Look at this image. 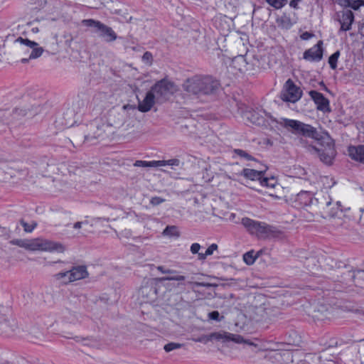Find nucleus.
Returning a JSON list of instances; mask_svg holds the SVG:
<instances>
[{"mask_svg": "<svg viewBox=\"0 0 364 364\" xmlns=\"http://www.w3.org/2000/svg\"><path fill=\"white\" fill-rule=\"evenodd\" d=\"M11 243L31 251L63 252L65 250L62 244L42 238L33 240L16 239L11 240Z\"/></svg>", "mask_w": 364, "mask_h": 364, "instance_id": "2", "label": "nucleus"}, {"mask_svg": "<svg viewBox=\"0 0 364 364\" xmlns=\"http://www.w3.org/2000/svg\"><path fill=\"white\" fill-rule=\"evenodd\" d=\"M186 277L183 275H176V276H169V277H164L161 278H158L157 280L160 282L163 281H178L181 282L184 281Z\"/></svg>", "mask_w": 364, "mask_h": 364, "instance_id": "26", "label": "nucleus"}, {"mask_svg": "<svg viewBox=\"0 0 364 364\" xmlns=\"http://www.w3.org/2000/svg\"><path fill=\"white\" fill-rule=\"evenodd\" d=\"M340 56V52L336 51L328 58V63L331 69L335 70L337 68L338 59Z\"/></svg>", "mask_w": 364, "mask_h": 364, "instance_id": "25", "label": "nucleus"}, {"mask_svg": "<svg viewBox=\"0 0 364 364\" xmlns=\"http://www.w3.org/2000/svg\"><path fill=\"white\" fill-rule=\"evenodd\" d=\"M331 201H328L326 203V205L328 206L329 205H331Z\"/></svg>", "mask_w": 364, "mask_h": 364, "instance_id": "54", "label": "nucleus"}, {"mask_svg": "<svg viewBox=\"0 0 364 364\" xmlns=\"http://www.w3.org/2000/svg\"><path fill=\"white\" fill-rule=\"evenodd\" d=\"M150 90L155 95L156 101L163 103L176 91V87L173 82L163 79L156 82Z\"/></svg>", "mask_w": 364, "mask_h": 364, "instance_id": "7", "label": "nucleus"}, {"mask_svg": "<svg viewBox=\"0 0 364 364\" xmlns=\"http://www.w3.org/2000/svg\"><path fill=\"white\" fill-rule=\"evenodd\" d=\"M267 166L252 158V189L259 191L257 185L265 188H274L277 181L274 177H267L264 174Z\"/></svg>", "mask_w": 364, "mask_h": 364, "instance_id": "3", "label": "nucleus"}, {"mask_svg": "<svg viewBox=\"0 0 364 364\" xmlns=\"http://www.w3.org/2000/svg\"><path fill=\"white\" fill-rule=\"evenodd\" d=\"M208 317L210 319L220 321L223 318V316H220V314L218 311H213L208 314Z\"/></svg>", "mask_w": 364, "mask_h": 364, "instance_id": "31", "label": "nucleus"}, {"mask_svg": "<svg viewBox=\"0 0 364 364\" xmlns=\"http://www.w3.org/2000/svg\"><path fill=\"white\" fill-rule=\"evenodd\" d=\"M323 41H319L315 46L306 50L303 55L304 60L307 61L318 62L323 58Z\"/></svg>", "mask_w": 364, "mask_h": 364, "instance_id": "13", "label": "nucleus"}, {"mask_svg": "<svg viewBox=\"0 0 364 364\" xmlns=\"http://www.w3.org/2000/svg\"><path fill=\"white\" fill-rule=\"evenodd\" d=\"M176 226H167L164 230V234L167 235H178Z\"/></svg>", "mask_w": 364, "mask_h": 364, "instance_id": "30", "label": "nucleus"}, {"mask_svg": "<svg viewBox=\"0 0 364 364\" xmlns=\"http://www.w3.org/2000/svg\"><path fill=\"white\" fill-rule=\"evenodd\" d=\"M158 270H159L161 273L163 274H173L176 272L175 270H173V269H165L164 267L162 266H159L157 267Z\"/></svg>", "mask_w": 364, "mask_h": 364, "instance_id": "36", "label": "nucleus"}, {"mask_svg": "<svg viewBox=\"0 0 364 364\" xmlns=\"http://www.w3.org/2000/svg\"><path fill=\"white\" fill-rule=\"evenodd\" d=\"M156 102L155 95L149 90L144 99L139 102L137 109L141 112H147L151 109Z\"/></svg>", "mask_w": 364, "mask_h": 364, "instance_id": "16", "label": "nucleus"}, {"mask_svg": "<svg viewBox=\"0 0 364 364\" xmlns=\"http://www.w3.org/2000/svg\"><path fill=\"white\" fill-rule=\"evenodd\" d=\"M314 201L313 194L308 191H301L297 194L294 203L298 208L311 206Z\"/></svg>", "mask_w": 364, "mask_h": 364, "instance_id": "14", "label": "nucleus"}, {"mask_svg": "<svg viewBox=\"0 0 364 364\" xmlns=\"http://www.w3.org/2000/svg\"><path fill=\"white\" fill-rule=\"evenodd\" d=\"M16 42L20 43L21 45L26 47L24 53H27L28 51V48H31V52L29 55V58L31 59H36L40 57L43 52V48L40 47L36 42L30 41L28 38L18 37L16 40Z\"/></svg>", "mask_w": 364, "mask_h": 364, "instance_id": "12", "label": "nucleus"}, {"mask_svg": "<svg viewBox=\"0 0 364 364\" xmlns=\"http://www.w3.org/2000/svg\"><path fill=\"white\" fill-rule=\"evenodd\" d=\"M181 164V161L178 159H171L169 160H159V167L164 166H170L173 168V166H179Z\"/></svg>", "mask_w": 364, "mask_h": 364, "instance_id": "24", "label": "nucleus"}, {"mask_svg": "<svg viewBox=\"0 0 364 364\" xmlns=\"http://www.w3.org/2000/svg\"><path fill=\"white\" fill-rule=\"evenodd\" d=\"M6 112L4 110H0V120L1 121H3L4 120V117H5L6 115Z\"/></svg>", "mask_w": 364, "mask_h": 364, "instance_id": "47", "label": "nucleus"}, {"mask_svg": "<svg viewBox=\"0 0 364 364\" xmlns=\"http://www.w3.org/2000/svg\"><path fill=\"white\" fill-rule=\"evenodd\" d=\"M219 87L220 82L212 76L200 75L186 79L182 85L188 95L197 98L215 94Z\"/></svg>", "mask_w": 364, "mask_h": 364, "instance_id": "1", "label": "nucleus"}, {"mask_svg": "<svg viewBox=\"0 0 364 364\" xmlns=\"http://www.w3.org/2000/svg\"><path fill=\"white\" fill-rule=\"evenodd\" d=\"M134 166L136 167H159V161H141V160H137L134 164Z\"/></svg>", "mask_w": 364, "mask_h": 364, "instance_id": "22", "label": "nucleus"}, {"mask_svg": "<svg viewBox=\"0 0 364 364\" xmlns=\"http://www.w3.org/2000/svg\"><path fill=\"white\" fill-rule=\"evenodd\" d=\"M149 287H143L141 288V291H142V293H144L145 291H146L148 289Z\"/></svg>", "mask_w": 364, "mask_h": 364, "instance_id": "50", "label": "nucleus"}, {"mask_svg": "<svg viewBox=\"0 0 364 364\" xmlns=\"http://www.w3.org/2000/svg\"><path fill=\"white\" fill-rule=\"evenodd\" d=\"M252 234L261 239L283 240L286 237L285 233L279 229L255 220H252Z\"/></svg>", "mask_w": 364, "mask_h": 364, "instance_id": "6", "label": "nucleus"}, {"mask_svg": "<svg viewBox=\"0 0 364 364\" xmlns=\"http://www.w3.org/2000/svg\"><path fill=\"white\" fill-rule=\"evenodd\" d=\"M232 66L242 73L247 70V62L245 55H240L232 59Z\"/></svg>", "mask_w": 364, "mask_h": 364, "instance_id": "20", "label": "nucleus"}, {"mask_svg": "<svg viewBox=\"0 0 364 364\" xmlns=\"http://www.w3.org/2000/svg\"><path fill=\"white\" fill-rule=\"evenodd\" d=\"M313 36L314 35L312 33L306 31L301 35V38L302 40L307 41V40H309L310 38H311L313 37Z\"/></svg>", "mask_w": 364, "mask_h": 364, "instance_id": "37", "label": "nucleus"}, {"mask_svg": "<svg viewBox=\"0 0 364 364\" xmlns=\"http://www.w3.org/2000/svg\"><path fill=\"white\" fill-rule=\"evenodd\" d=\"M198 342H203V338H198V340H196Z\"/></svg>", "mask_w": 364, "mask_h": 364, "instance_id": "53", "label": "nucleus"}, {"mask_svg": "<svg viewBox=\"0 0 364 364\" xmlns=\"http://www.w3.org/2000/svg\"><path fill=\"white\" fill-rule=\"evenodd\" d=\"M243 225L247 229L248 231L250 230V218H243L242 219Z\"/></svg>", "mask_w": 364, "mask_h": 364, "instance_id": "40", "label": "nucleus"}, {"mask_svg": "<svg viewBox=\"0 0 364 364\" xmlns=\"http://www.w3.org/2000/svg\"><path fill=\"white\" fill-rule=\"evenodd\" d=\"M359 33L364 36V20L359 25Z\"/></svg>", "mask_w": 364, "mask_h": 364, "instance_id": "44", "label": "nucleus"}, {"mask_svg": "<svg viewBox=\"0 0 364 364\" xmlns=\"http://www.w3.org/2000/svg\"><path fill=\"white\" fill-rule=\"evenodd\" d=\"M234 152L240 157H244L248 160L250 159V156L242 149H235Z\"/></svg>", "mask_w": 364, "mask_h": 364, "instance_id": "35", "label": "nucleus"}, {"mask_svg": "<svg viewBox=\"0 0 364 364\" xmlns=\"http://www.w3.org/2000/svg\"><path fill=\"white\" fill-rule=\"evenodd\" d=\"M251 345H252V348L253 346H255V347H257V343H255L253 341H252Z\"/></svg>", "mask_w": 364, "mask_h": 364, "instance_id": "51", "label": "nucleus"}, {"mask_svg": "<svg viewBox=\"0 0 364 364\" xmlns=\"http://www.w3.org/2000/svg\"><path fill=\"white\" fill-rule=\"evenodd\" d=\"M165 201L164 198L159 196L152 197L150 200V203L153 205H158Z\"/></svg>", "mask_w": 364, "mask_h": 364, "instance_id": "32", "label": "nucleus"}, {"mask_svg": "<svg viewBox=\"0 0 364 364\" xmlns=\"http://www.w3.org/2000/svg\"><path fill=\"white\" fill-rule=\"evenodd\" d=\"M30 59H31V58H22V59L21 60V63H28V60H29Z\"/></svg>", "mask_w": 364, "mask_h": 364, "instance_id": "48", "label": "nucleus"}, {"mask_svg": "<svg viewBox=\"0 0 364 364\" xmlns=\"http://www.w3.org/2000/svg\"><path fill=\"white\" fill-rule=\"evenodd\" d=\"M123 109H124V110H130V109L134 110V109H136V106L135 105H129V104L128 105H124L123 106Z\"/></svg>", "mask_w": 364, "mask_h": 364, "instance_id": "43", "label": "nucleus"}, {"mask_svg": "<svg viewBox=\"0 0 364 364\" xmlns=\"http://www.w3.org/2000/svg\"><path fill=\"white\" fill-rule=\"evenodd\" d=\"M243 260L247 264H250V251H248L244 254Z\"/></svg>", "mask_w": 364, "mask_h": 364, "instance_id": "38", "label": "nucleus"}, {"mask_svg": "<svg viewBox=\"0 0 364 364\" xmlns=\"http://www.w3.org/2000/svg\"><path fill=\"white\" fill-rule=\"evenodd\" d=\"M242 175L246 179H249V178L250 177V169H249V168H244L242 172Z\"/></svg>", "mask_w": 364, "mask_h": 364, "instance_id": "41", "label": "nucleus"}, {"mask_svg": "<svg viewBox=\"0 0 364 364\" xmlns=\"http://www.w3.org/2000/svg\"><path fill=\"white\" fill-rule=\"evenodd\" d=\"M142 59L144 61H149L152 60V54L150 52H146L144 53Z\"/></svg>", "mask_w": 364, "mask_h": 364, "instance_id": "39", "label": "nucleus"}, {"mask_svg": "<svg viewBox=\"0 0 364 364\" xmlns=\"http://www.w3.org/2000/svg\"><path fill=\"white\" fill-rule=\"evenodd\" d=\"M360 2H362V0H352L350 1L349 7L354 10H358L361 6Z\"/></svg>", "mask_w": 364, "mask_h": 364, "instance_id": "34", "label": "nucleus"}, {"mask_svg": "<svg viewBox=\"0 0 364 364\" xmlns=\"http://www.w3.org/2000/svg\"><path fill=\"white\" fill-rule=\"evenodd\" d=\"M354 14L350 10L343 9L336 11L333 18L340 24L338 33L350 31L354 22Z\"/></svg>", "mask_w": 364, "mask_h": 364, "instance_id": "9", "label": "nucleus"}, {"mask_svg": "<svg viewBox=\"0 0 364 364\" xmlns=\"http://www.w3.org/2000/svg\"><path fill=\"white\" fill-rule=\"evenodd\" d=\"M150 291H153L154 294L156 295V288H150Z\"/></svg>", "mask_w": 364, "mask_h": 364, "instance_id": "49", "label": "nucleus"}, {"mask_svg": "<svg viewBox=\"0 0 364 364\" xmlns=\"http://www.w3.org/2000/svg\"><path fill=\"white\" fill-rule=\"evenodd\" d=\"M301 95L300 88L295 85L291 79L287 80L284 86L282 99L285 101L295 102L301 98Z\"/></svg>", "mask_w": 364, "mask_h": 364, "instance_id": "10", "label": "nucleus"}, {"mask_svg": "<svg viewBox=\"0 0 364 364\" xmlns=\"http://www.w3.org/2000/svg\"><path fill=\"white\" fill-rule=\"evenodd\" d=\"M266 300L267 299L262 294H258L254 296V302L260 303L259 306L257 305V304H255L254 305L255 314H259L262 317H263L266 314V308L264 307L266 304Z\"/></svg>", "mask_w": 364, "mask_h": 364, "instance_id": "19", "label": "nucleus"}, {"mask_svg": "<svg viewBox=\"0 0 364 364\" xmlns=\"http://www.w3.org/2000/svg\"><path fill=\"white\" fill-rule=\"evenodd\" d=\"M82 222H77L74 224L73 228L75 229H80L82 227Z\"/></svg>", "mask_w": 364, "mask_h": 364, "instance_id": "46", "label": "nucleus"}, {"mask_svg": "<svg viewBox=\"0 0 364 364\" xmlns=\"http://www.w3.org/2000/svg\"><path fill=\"white\" fill-rule=\"evenodd\" d=\"M309 95L316 104L318 109L324 112L330 111L329 101L323 96V94L317 91L312 90L310 91Z\"/></svg>", "mask_w": 364, "mask_h": 364, "instance_id": "15", "label": "nucleus"}, {"mask_svg": "<svg viewBox=\"0 0 364 364\" xmlns=\"http://www.w3.org/2000/svg\"><path fill=\"white\" fill-rule=\"evenodd\" d=\"M21 224L23 227L24 230L27 232H31L37 225L36 223L28 224L23 220L21 222Z\"/></svg>", "mask_w": 364, "mask_h": 364, "instance_id": "29", "label": "nucleus"}, {"mask_svg": "<svg viewBox=\"0 0 364 364\" xmlns=\"http://www.w3.org/2000/svg\"><path fill=\"white\" fill-rule=\"evenodd\" d=\"M218 249V245L215 243L210 245L203 253H198V259L204 260L208 256L212 255L215 250Z\"/></svg>", "mask_w": 364, "mask_h": 364, "instance_id": "23", "label": "nucleus"}, {"mask_svg": "<svg viewBox=\"0 0 364 364\" xmlns=\"http://www.w3.org/2000/svg\"><path fill=\"white\" fill-rule=\"evenodd\" d=\"M7 364H9V363H7Z\"/></svg>", "mask_w": 364, "mask_h": 364, "instance_id": "56", "label": "nucleus"}, {"mask_svg": "<svg viewBox=\"0 0 364 364\" xmlns=\"http://www.w3.org/2000/svg\"><path fill=\"white\" fill-rule=\"evenodd\" d=\"M200 249V244L197 243V242H195V243H193L191 245V248H190V251L191 252L192 254L195 255V254H198L200 253L199 252V250Z\"/></svg>", "mask_w": 364, "mask_h": 364, "instance_id": "33", "label": "nucleus"}, {"mask_svg": "<svg viewBox=\"0 0 364 364\" xmlns=\"http://www.w3.org/2000/svg\"><path fill=\"white\" fill-rule=\"evenodd\" d=\"M361 6H364V0H362V2H360Z\"/></svg>", "mask_w": 364, "mask_h": 364, "instance_id": "55", "label": "nucleus"}, {"mask_svg": "<svg viewBox=\"0 0 364 364\" xmlns=\"http://www.w3.org/2000/svg\"><path fill=\"white\" fill-rule=\"evenodd\" d=\"M266 1L269 5H271L272 6L274 7L277 9H281L282 7H283L287 2V0H266Z\"/></svg>", "mask_w": 364, "mask_h": 364, "instance_id": "28", "label": "nucleus"}, {"mask_svg": "<svg viewBox=\"0 0 364 364\" xmlns=\"http://www.w3.org/2000/svg\"><path fill=\"white\" fill-rule=\"evenodd\" d=\"M269 259V253L264 250H261L258 251L255 256L252 255V264L257 260L259 259V262L262 263V268H264L267 266V263Z\"/></svg>", "mask_w": 364, "mask_h": 364, "instance_id": "21", "label": "nucleus"}, {"mask_svg": "<svg viewBox=\"0 0 364 364\" xmlns=\"http://www.w3.org/2000/svg\"><path fill=\"white\" fill-rule=\"evenodd\" d=\"M348 151L352 159L364 164V145L349 146Z\"/></svg>", "mask_w": 364, "mask_h": 364, "instance_id": "18", "label": "nucleus"}, {"mask_svg": "<svg viewBox=\"0 0 364 364\" xmlns=\"http://www.w3.org/2000/svg\"><path fill=\"white\" fill-rule=\"evenodd\" d=\"M213 339L215 340H221L225 339L226 341H232L235 343H242L243 341V338L242 336L239 335L232 334L230 333L224 332L223 333H211L209 337L206 339V341H210Z\"/></svg>", "mask_w": 364, "mask_h": 364, "instance_id": "17", "label": "nucleus"}, {"mask_svg": "<svg viewBox=\"0 0 364 364\" xmlns=\"http://www.w3.org/2000/svg\"><path fill=\"white\" fill-rule=\"evenodd\" d=\"M336 205L338 206V208H339L341 210H342V209L341 208V202L337 201V202H336Z\"/></svg>", "mask_w": 364, "mask_h": 364, "instance_id": "52", "label": "nucleus"}, {"mask_svg": "<svg viewBox=\"0 0 364 364\" xmlns=\"http://www.w3.org/2000/svg\"><path fill=\"white\" fill-rule=\"evenodd\" d=\"M183 344L178 343H173L171 342L167 344H166L164 347V349L166 352H171L173 350L181 348L182 347Z\"/></svg>", "mask_w": 364, "mask_h": 364, "instance_id": "27", "label": "nucleus"}, {"mask_svg": "<svg viewBox=\"0 0 364 364\" xmlns=\"http://www.w3.org/2000/svg\"><path fill=\"white\" fill-rule=\"evenodd\" d=\"M82 24L91 28V32L105 42L109 43L115 41L118 36L117 33L107 25L100 21L88 18L82 21Z\"/></svg>", "mask_w": 364, "mask_h": 364, "instance_id": "5", "label": "nucleus"}, {"mask_svg": "<svg viewBox=\"0 0 364 364\" xmlns=\"http://www.w3.org/2000/svg\"><path fill=\"white\" fill-rule=\"evenodd\" d=\"M300 1L301 0H291L289 2V6L294 9H296Z\"/></svg>", "mask_w": 364, "mask_h": 364, "instance_id": "42", "label": "nucleus"}, {"mask_svg": "<svg viewBox=\"0 0 364 364\" xmlns=\"http://www.w3.org/2000/svg\"><path fill=\"white\" fill-rule=\"evenodd\" d=\"M279 124L295 135H301L314 139H318V133L316 129L310 124L287 118H282L279 121Z\"/></svg>", "mask_w": 364, "mask_h": 364, "instance_id": "4", "label": "nucleus"}, {"mask_svg": "<svg viewBox=\"0 0 364 364\" xmlns=\"http://www.w3.org/2000/svg\"><path fill=\"white\" fill-rule=\"evenodd\" d=\"M194 285L196 287H210L211 286L209 283H204V282H195Z\"/></svg>", "mask_w": 364, "mask_h": 364, "instance_id": "45", "label": "nucleus"}, {"mask_svg": "<svg viewBox=\"0 0 364 364\" xmlns=\"http://www.w3.org/2000/svg\"><path fill=\"white\" fill-rule=\"evenodd\" d=\"M306 148L307 151L311 154H317L319 156L321 161L328 165L332 164L336 155L335 149L332 144H328L327 147L322 151L311 145L306 146Z\"/></svg>", "mask_w": 364, "mask_h": 364, "instance_id": "11", "label": "nucleus"}, {"mask_svg": "<svg viewBox=\"0 0 364 364\" xmlns=\"http://www.w3.org/2000/svg\"><path fill=\"white\" fill-rule=\"evenodd\" d=\"M87 277V267L84 265L74 266L68 271L58 272L54 275L57 280H63V283L65 284L85 279Z\"/></svg>", "mask_w": 364, "mask_h": 364, "instance_id": "8", "label": "nucleus"}]
</instances>
